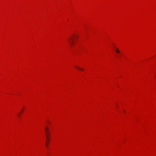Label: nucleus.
Masks as SVG:
<instances>
[{
	"instance_id": "1",
	"label": "nucleus",
	"mask_w": 156,
	"mask_h": 156,
	"mask_svg": "<svg viewBox=\"0 0 156 156\" xmlns=\"http://www.w3.org/2000/svg\"><path fill=\"white\" fill-rule=\"evenodd\" d=\"M77 37V36H74L73 37H70L68 39L69 44L71 47H72L73 45L74 44V38H76V37Z\"/></svg>"
},
{
	"instance_id": "2",
	"label": "nucleus",
	"mask_w": 156,
	"mask_h": 156,
	"mask_svg": "<svg viewBox=\"0 0 156 156\" xmlns=\"http://www.w3.org/2000/svg\"><path fill=\"white\" fill-rule=\"evenodd\" d=\"M45 130L46 132V137L48 140H49L48 136L49 135V132H48V127H46L45 128Z\"/></svg>"
},
{
	"instance_id": "3",
	"label": "nucleus",
	"mask_w": 156,
	"mask_h": 156,
	"mask_svg": "<svg viewBox=\"0 0 156 156\" xmlns=\"http://www.w3.org/2000/svg\"><path fill=\"white\" fill-rule=\"evenodd\" d=\"M76 68H77V69H80V70H82V71L83 70V69H82L80 68H79L78 67H77V66H76Z\"/></svg>"
},
{
	"instance_id": "4",
	"label": "nucleus",
	"mask_w": 156,
	"mask_h": 156,
	"mask_svg": "<svg viewBox=\"0 0 156 156\" xmlns=\"http://www.w3.org/2000/svg\"><path fill=\"white\" fill-rule=\"evenodd\" d=\"M116 51L118 53H119L120 52L119 51L118 49H116Z\"/></svg>"
},
{
	"instance_id": "5",
	"label": "nucleus",
	"mask_w": 156,
	"mask_h": 156,
	"mask_svg": "<svg viewBox=\"0 0 156 156\" xmlns=\"http://www.w3.org/2000/svg\"><path fill=\"white\" fill-rule=\"evenodd\" d=\"M45 145H46V146L47 147H48V144L47 143V142H46V143H45Z\"/></svg>"
},
{
	"instance_id": "6",
	"label": "nucleus",
	"mask_w": 156,
	"mask_h": 156,
	"mask_svg": "<svg viewBox=\"0 0 156 156\" xmlns=\"http://www.w3.org/2000/svg\"><path fill=\"white\" fill-rule=\"evenodd\" d=\"M18 116H20V115L19 114H18Z\"/></svg>"
}]
</instances>
